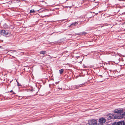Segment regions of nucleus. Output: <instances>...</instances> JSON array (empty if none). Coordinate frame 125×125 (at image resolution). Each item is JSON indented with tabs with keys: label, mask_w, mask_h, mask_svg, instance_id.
I'll list each match as a JSON object with an SVG mask.
<instances>
[{
	"label": "nucleus",
	"mask_w": 125,
	"mask_h": 125,
	"mask_svg": "<svg viewBox=\"0 0 125 125\" xmlns=\"http://www.w3.org/2000/svg\"><path fill=\"white\" fill-rule=\"evenodd\" d=\"M115 114H110L109 115V119H113L114 118L115 119H120L123 118L124 116L123 115L121 114V115L120 116L114 115Z\"/></svg>",
	"instance_id": "obj_1"
},
{
	"label": "nucleus",
	"mask_w": 125,
	"mask_h": 125,
	"mask_svg": "<svg viewBox=\"0 0 125 125\" xmlns=\"http://www.w3.org/2000/svg\"><path fill=\"white\" fill-rule=\"evenodd\" d=\"M97 119H91L88 121V123L86 125H96L97 124Z\"/></svg>",
	"instance_id": "obj_2"
},
{
	"label": "nucleus",
	"mask_w": 125,
	"mask_h": 125,
	"mask_svg": "<svg viewBox=\"0 0 125 125\" xmlns=\"http://www.w3.org/2000/svg\"><path fill=\"white\" fill-rule=\"evenodd\" d=\"M0 32L3 36H5L7 35H9L11 34L10 32L6 30H1L0 31Z\"/></svg>",
	"instance_id": "obj_3"
},
{
	"label": "nucleus",
	"mask_w": 125,
	"mask_h": 125,
	"mask_svg": "<svg viewBox=\"0 0 125 125\" xmlns=\"http://www.w3.org/2000/svg\"><path fill=\"white\" fill-rule=\"evenodd\" d=\"M98 121V125H102L105 123L106 120L104 118L102 117L99 119Z\"/></svg>",
	"instance_id": "obj_4"
},
{
	"label": "nucleus",
	"mask_w": 125,
	"mask_h": 125,
	"mask_svg": "<svg viewBox=\"0 0 125 125\" xmlns=\"http://www.w3.org/2000/svg\"><path fill=\"white\" fill-rule=\"evenodd\" d=\"M123 109H116L114 111V112L115 113H117L118 114H120V115H121V113H123Z\"/></svg>",
	"instance_id": "obj_5"
},
{
	"label": "nucleus",
	"mask_w": 125,
	"mask_h": 125,
	"mask_svg": "<svg viewBox=\"0 0 125 125\" xmlns=\"http://www.w3.org/2000/svg\"><path fill=\"white\" fill-rule=\"evenodd\" d=\"M63 42V40L62 39H61L55 41L54 42H52L54 44H57L58 43H61Z\"/></svg>",
	"instance_id": "obj_6"
},
{
	"label": "nucleus",
	"mask_w": 125,
	"mask_h": 125,
	"mask_svg": "<svg viewBox=\"0 0 125 125\" xmlns=\"http://www.w3.org/2000/svg\"><path fill=\"white\" fill-rule=\"evenodd\" d=\"M30 91L32 92L33 93V95L32 96L35 95H36L38 93V92L37 91V90L35 89H32L30 90Z\"/></svg>",
	"instance_id": "obj_7"
},
{
	"label": "nucleus",
	"mask_w": 125,
	"mask_h": 125,
	"mask_svg": "<svg viewBox=\"0 0 125 125\" xmlns=\"http://www.w3.org/2000/svg\"><path fill=\"white\" fill-rule=\"evenodd\" d=\"M80 87L79 85H74L73 86V88L74 89H78Z\"/></svg>",
	"instance_id": "obj_8"
},
{
	"label": "nucleus",
	"mask_w": 125,
	"mask_h": 125,
	"mask_svg": "<svg viewBox=\"0 0 125 125\" xmlns=\"http://www.w3.org/2000/svg\"><path fill=\"white\" fill-rule=\"evenodd\" d=\"M118 125H125V123H124V121H121L117 122Z\"/></svg>",
	"instance_id": "obj_9"
},
{
	"label": "nucleus",
	"mask_w": 125,
	"mask_h": 125,
	"mask_svg": "<svg viewBox=\"0 0 125 125\" xmlns=\"http://www.w3.org/2000/svg\"><path fill=\"white\" fill-rule=\"evenodd\" d=\"M87 33L84 32H82L78 33H75L76 35H85L87 34Z\"/></svg>",
	"instance_id": "obj_10"
},
{
	"label": "nucleus",
	"mask_w": 125,
	"mask_h": 125,
	"mask_svg": "<svg viewBox=\"0 0 125 125\" xmlns=\"http://www.w3.org/2000/svg\"><path fill=\"white\" fill-rule=\"evenodd\" d=\"M78 22H75L71 24V25H72V26H75L77 25L78 24Z\"/></svg>",
	"instance_id": "obj_11"
},
{
	"label": "nucleus",
	"mask_w": 125,
	"mask_h": 125,
	"mask_svg": "<svg viewBox=\"0 0 125 125\" xmlns=\"http://www.w3.org/2000/svg\"><path fill=\"white\" fill-rule=\"evenodd\" d=\"M3 26L4 28H8L9 27V26L6 23L4 24L3 25Z\"/></svg>",
	"instance_id": "obj_12"
},
{
	"label": "nucleus",
	"mask_w": 125,
	"mask_h": 125,
	"mask_svg": "<svg viewBox=\"0 0 125 125\" xmlns=\"http://www.w3.org/2000/svg\"><path fill=\"white\" fill-rule=\"evenodd\" d=\"M64 70L63 69H62L59 70V72L60 74H62Z\"/></svg>",
	"instance_id": "obj_13"
},
{
	"label": "nucleus",
	"mask_w": 125,
	"mask_h": 125,
	"mask_svg": "<svg viewBox=\"0 0 125 125\" xmlns=\"http://www.w3.org/2000/svg\"><path fill=\"white\" fill-rule=\"evenodd\" d=\"M46 52L45 51H41L40 53L41 54H44L45 53H46Z\"/></svg>",
	"instance_id": "obj_14"
},
{
	"label": "nucleus",
	"mask_w": 125,
	"mask_h": 125,
	"mask_svg": "<svg viewBox=\"0 0 125 125\" xmlns=\"http://www.w3.org/2000/svg\"><path fill=\"white\" fill-rule=\"evenodd\" d=\"M35 11L34 10L32 9L30 10V13H33L35 12Z\"/></svg>",
	"instance_id": "obj_15"
},
{
	"label": "nucleus",
	"mask_w": 125,
	"mask_h": 125,
	"mask_svg": "<svg viewBox=\"0 0 125 125\" xmlns=\"http://www.w3.org/2000/svg\"><path fill=\"white\" fill-rule=\"evenodd\" d=\"M112 125H118L117 122H114L113 123Z\"/></svg>",
	"instance_id": "obj_16"
},
{
	"label": "nucleus",
	"mask_w": 125,
	"mask_h": 125,
	"mask_svg": "<svg viewBox=\"0 0 125 125\" xmlns=\"http://www.w3.org/2000/svg\"><path fill=\"white\" fill-rule=\"evenodd\" d=\"M84 85V83H82V84L79 85V86H80V87H82Z\"/></svg>",
	"instance_id": "obj_17"
},
{
	"label": "nucleus",
	"mask_w": 125,
	"mask_h": 125,
	"mask_svg": "<svg viewBox=\"0 0 125 125\" xmlns=\"http://www.w3.org/2000/svg\"><path fill=\"white\" fill-rule=\"evenodd\" d=\"M16 81L17 82V85L18 86H20L21 85L16 80Z\"/></svg>",
	"instance_id": "obj_18"
},
{
	"label": "nucleus",
	"mask_w": 125,
	"mask_h": 125,
	"mask_svg": "<svg viewBox=\"0 0 125 125\" xmlns=\"http://www.w3.org/2000/svg\"><path fill=\"white\" fill-rule=\"evenodd\" d=\"M122 115H123L124 117H125V112L123 113L122 114Z\"/></svg>",
	"instance_id": "obj_19"
},
{
	"label": "nucleus",
	"mask_w": 125,
	"mask_h": 125,
	"mask_svg": "<svg viewBox=\"0 0 125 125\" xmlns=\"http://www.w3.org/2000/svg\"><path fill=\"white\" fill-rule=\"evenodd\" d=\"M12 92V94H15V93L14 92H13V91Z\"/></svg>",
	"instance_id": "obj_20"
},
{
	"label": "nucleus",
	"mask_w": 125,
	"mask_h": 125,
	"mask_svg": "<svg viewBox=\"0 0 125 125\" xmlns=\"http://www.w3.org/2000/svg\"><path fill=\"white\" fill-rule=\"evenodd\" d=\"M122 14H125V12H124L123 13H122Z\"/></svg>",
	"instance_id": "obj_21"
},
{
	"label": "nucleus",
	"mask_w": 125,
	"mask_h": 125,
	"mask_svg": "<svg viewBox=\"0 0 125 125\" xmlns=\"http://www.w3.org/2000/svg\"><path fill=\"white\" fill-rule=\"evenodd\" d=\"M13 92L12 91V90H11V91H10V92Z\"/></svg>",
	"instance_id": "obj_22"
},
{
	"label": "nucleus",
	"mask_w": 125,
	"mask_h": 125,
	"mask_svg": "<svg viewBox=\"0 0 125 125\" xmlns=\"http://www.w3.org/2000/svg\"><path fill=\"white\" fill-rule=\"evenodd\" d=\"M12 81H13V80H12L11 81H10V83H11V82H12Z\"/></svg>",
	"instance_id": "obj_23"
},
{
	"label": "nucleus",
	"mask_w": 125,
	"mask_h": 125,
	"mask_svg": "<svg viewBox=\"0 0 125 125\" xmlns=\"http://www.w3.org/2000/svg\"><path fill=\"white\" fill-rule=\"evenodd\" d=\"M71 26H72V25H71V24L69 26V27H70Z\"/></svg>",
	"instance_id": "obj_24"
},
{
	"label": "nucleus",
	"mask_w": 125,
	"mask_h": 125,
	"mask_svg": "<svg viewBox=\"0 0 125 125\" xmlns=\"http://www.w3.org/2000/svg\"><path fill=\"white\" fill-rule=\"evenodd\" d=\"M92 17H92H89V18H91Z\"/></svg>",
	"instance_id": "obj_25"
},
{
	"label": "nucleus",
	"mask_w": 125,
	"mask_h": 125,
	"mask_svg": "<svg viewBox=\"0 0 125 125\" xmlns=\"http://www.w3.org/2000/svg\"><path fill=\"white\" fill-rule=\"evenodd\" d=\"M42 1V2H44V1H43V0H42V1Z\"/></svg>",
	"instance_id": "obj_26"
},
{
	"label": "nucleus",
	"mask_w": 125,
	"mask_h": 125,
	"mask_svg": "<svg viewBox=\"0 0 125 125\" xmlns=\"http://www.w3.org/2000/svg\"><path fill=\"white\" fill-rule=\"evenodd\" d=\"M99 76H101L102 77V75H99Z\"/></svg>",
	"instance_id": "obj_27"
},
{
	"label": "nucleus",
	"mask_w": 125,
	"mask_h": 125,
	"mask_svg": "<svg viewBox=\"0 0 125 125\" xmlns=\"http://www.w3.org/2000/svg\"><path fill=\"white\" fill-rule=\"evenodd\" d=\"M1 46H0V48H1Z\"/></svg>",
	"instance_id": "obj_28"
},
{
	"label": "nucleus",
	"mask_w": 125,
	"mask_h": 125,
	"mask_svg": "<svg viewBox=\"0 0 125 125\" xmlns=\"http://www.w3.org/2000/svg\"><path fill=\"white\" fill-rule=\"evenodd\" d=\"M62 88H61V90H62Z\"/></svg>",
	"instance_id": "obj_29"
}]
</instances>
